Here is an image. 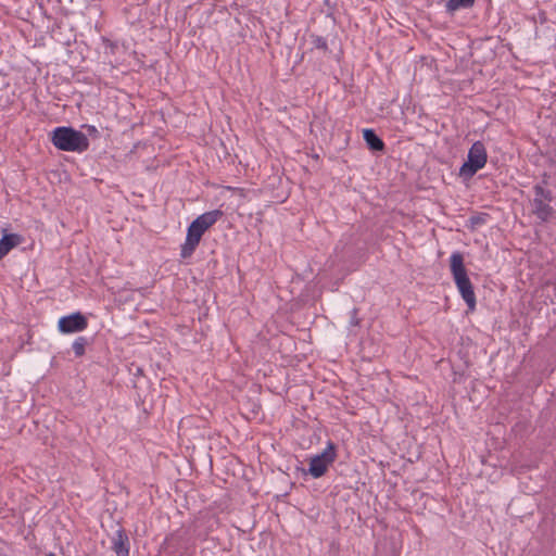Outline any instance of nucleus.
Here are the masks:
<instances>
[{"mask_svg":"<svg viewBox=\"0 0 556 556\" xmlns=\"http://www.w3.org/2000/svg\"><path fill=\"white\" fill-rule=\"evenodd\" d=\"M450 269L453 276L454 282L459 291L463 300L467 304L468 311L473 312L476 309V294L473 286L467 275V270L464 264V256L460 252H453L450 256Z\"/></svg>","mask_w":556,"mask_h":556,"instance_id":"f257e3e1","label":"nucleus"},{"mask_svg":"<svg viewBox=\"0 0 556 556\" xmlns=\"http://www.w3.org/2000/svg\"><path fill=\"white\" fill-rule=\"evenodd\" d=\"M51 141L56 149L67 152L81 153L89 148L87 136L72 127H56L52 131Z\"/></svg>","mask_w":556,"mask_h":556,"instance_id":"f03ea898","label":"nucleus"},{"mask_svg":"<svg viewBox=\"0 0 556 556\" xmlns=\"http://www.w3.org/2000/svg\"><path fill=\"white\" fill-rule=\"evenodd\" d=\"M488 162V153L483 142L476 141L468 151L467 161L459 168V176L471 178L482 169Z\"/></svg>","mask_w":556,"mask_h":556,"instance_id":"7ed1b4c3","label":"nucleus"},{"mask_svg":"<svg viewBox=\"0 0 556 556\" xmlns=\"http://www.w3.org/2000/svg\"><path fill=\"white\" fill-rule=\"evenodd\" d=\"M336 458V446L329 441L326 448L320 454L311 458L308 473L315 479L323 477Z\"/></svg>","mask_w":556,"mask_h":556,"instance_id":"20e7f679","label":"nucleus"},{"mask_svg":"<svg viewBox=\"0 0 556 556\" xmlns=\"http://www.w3.org/2000/svg\"><path fill=\"white\" fill-rule=\"evenodd\" d=\"M88 319L80 312L62 316L58 321V330L61 333L80 332L87 329Z\"/></svg>","mask_w":556,"mask_h":556,"instance_id":"39448f33","label":"nucleus"},{"mask_svg":"<svg viewBox=\"0 0 556 556\" xmlns=\"http://www.w3.org/2000/svg\"><path fill=\"white\" fill-rule=\"evenodd\" d=\"M204 233H202L191 224L188 226L186 240L180 249V256L182 258H188L194 253Z\"/></svg>","mask_w":556,"mask_h":556,"instance_id":"423d86ee","label":"nucleus"},{"mask_svg":"<svg viewBox=\"0 0 556 556\" xmlns=\"http://www.w3.org/2000/svg\"><path fill=\"white\" fill-rule=\"evenodd\" d=\"M224 213L220 210H213L199 215L191 225L198 228L202 233H205L213 225H215Z\"/></svg>","mask_w":556,"mask_h":556,"instance_id":"0eeeda50","label":"nucleus"},{"mask_svg":"<svg viewBox=\"0 0 556 556\" xmlns=\"http://www.w3.org/2000/svg\"><path fill=\"white\" fill-rule=\"evenodd\" d=\"M115 556H129V539L123 529H118L112 541Z\"/></svg>","mask_w":556,"mask_h":556,"instance_id":"6e6552de","label":"nucleus"},{"mask_svg":"<svg viewBox=\"0 0 556 556\" xmlns=\"http://www.w3.org/2000/svg\"><path fill=\"white\" fill-rule=\"evenodd\" d=\"M23 242V237L17 233H4L0 239V261L9 254V252Z\"/></svg>","mask_w":556,"mask_h":556,"instance_id":"1a4fd4ad","label":"nucleus"},{"mask_svg":"<svg viewBox=\"0 0 556 556\" xmlns=\"http://www.w3.org/2000/svg\"><path fill=\"white\" fill-rule=\"evenodd\" d=\"M547 202L539 198H534L532 201L533 213L542 222L548 220L553 214V207Z\"/></svg>","mask_w":556,"mask_h":556,"instance_id":"9d476101","label":"nucleus"},{"mask_svg":"<svg viewBox=\"0 0 556 556\" xmlns=\"http://www.w3.org/2000/svg\"><path fill=\"white\" fill-rule=\"evenodd\" d=\"M363 138L367 146L372 151H382L384 148L383 141L376 135V132L372 129H364L363 131Z\"/></svg>","mask_w":556,"mask_h":556,"instance_id":"9b49d317","label":"nucleus"},{"mask_svg":"<svg viewBox=\"0 0 556 556\" xmlns=\"http://www.w3.org/2000/svg\"><path fill=\"white\" fill-rule=\"evenodd\" d=\"M476 0H447L445 3L446 12L450 14L455 13L460 9H469L475 4Z\"/></svg>","mask_w":556,"mask_h":556,"instance_id":"f8f14e48","label":"nucleus"},{"mask_svg":"<svg viewBox=\"0 0 556 556\" xmlns=\"http://www.w3.org/2000/svg\"><path fill=\"white\" fill-rule=\"evenodd\" d=\"M88 340L85 337H78L72 344V349L77 357H80L86 352Z\"/></svg>","mask_w":556,"mask_h":556,"instance_id":"ddd939ff","label":"nucleus"},{"mask_svg":"<svg viewBox=\"0 0 556 556\" xmlns=\"http://www.w3.org/2000/svg\"><path fill=\"white\" fill-rule=\"evenodd\" d=\"M534 190V198H539L542 201H551L552 200V193L549 190L545 189L541 185H535L533 187Z\"/></svg>","mask_w":556,"mask_h":556,"instance_id":"4468645a","label":"nucleus"},{"mask_svg":"<svg viewBox=\"0 0 556 556\" xmlns=\"http://www.w3.org/2000/svg\"><path fill=\"white\" fill-rule=\"evenodd\" d=\"M312 43L315 49L323 50V51L328 50L327 40L320 36H313Z\"/></svg>","mask_w":556,"mask_h":556,"instance_id":"2eb2a0df","label":"nucleus"},{"mask_svg":"<svg viewBox=\"0 0 556 556\" xmlns=\"http://www.w3.org/2000/svg\"><path fill=\"white\" fill-rule=\"evenodd\" d=\"M86 129H87L89 135H94V136L98 135V129L93 125H87Z\"/></svg>","mask_w":556,"mask_h":556,"instance_id":"dca6fc26","label":"nucleus"},{"mask_svg":"<svg viewBox=\"0 0 556 556\" xmlns=\"http://www.w3.org/2000/svg\"><path fill=\"white\" fill-rule=\"evenodd\" d=\"M47 556H55V555H54L53 553H50V554H49V555H47Z\"/></svg>","mask_w":556,"mask_h":556,"instance_id":"f3484780","label":"nucleus"}]
</instances>
